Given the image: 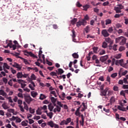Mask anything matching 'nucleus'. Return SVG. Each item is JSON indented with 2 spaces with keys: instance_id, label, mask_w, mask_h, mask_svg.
Masks as SVG:
<instances>
[{
  "instance_id": "obj_57",
  "label": "nucleus",
  "mask_w": 128,
  "mask_h": 128,
  "mask_svg": "<svg viewBox=\"0 0 128 128\" xmlns=\"http://www.w3.org/2000/svg\"><path fill=\"white\" fill-rule=\"evenodd\" d=\"M22 126H26L28 123H26V121H23L22 122Z\"/></svg>"
},
{
  "instance_id": "obj_40",
  "label": "nucleus",
  "mask_w": 128,
  "mask_h": 128,
  "mask_svg": "<svg viewBox=\"0 0 128 128\" xmlns=\"http://www.w3.org/2000/svg\"><path fill=\"white\" fill-rule=\"evenodd\" d=\"M108 44H106V42H103L102 44V48H106Z\"/></svg>"
},
{
  "instance_id": "obj_4",
  "label": "nucleus",
  "mask_w": 128,
  "mask_h": 128,
  "mask_svg": "<svg viewBox=\"0 0 128 128\" xmlns=\"http://www.w3.org/2000/svg\"><path fill=\"white\" fill-rule=\"evenodd\" d=\"M24 98L26 102H28V104H30V102L32 101V97L28 94H24Z\"/></svg>"
},
{
  "instance_id": "obj_2",
  "label": "nucleus",
  "mask_w": 128,
  "mask_h": 128,
  "mask_svg": "<svg viewBox=\"0 0 128 128\" xmlns=\"http://www.w3.org/2000/svg\"><path fill=\"white\" fill-rule=\"evenodd\" d=\"M72 122V118H68L66 119V120H62L60 123V125L64 126V124H66V126H68V124L70 122Z\"/></svg>"
},
{
  "instance_id": "obj_34",
  "label": "nucleus",
  "mask_w": 128,
  "mask_h": 128,
  "mask_svg": "<svg viewBox=\"0 0 128 128\" xmlns=\"http://www.w3.org/2000/svg\"><path fill=\"white\" fill-rule=\"evenodd\" d=\"M75 114L76 116H80V110H78V109L76 110Z\"/></svg>"
},
{
  "instance_id": "obj_45",
  "label": "nucleus",
  "mask_w": 128,
  "mask_h": 128,
  "mask_svg": "<svg viewBox=\"0 0 128 128\" xmlns=\"http://www.w3.org/2000/svg\"><path fill=\"white\" fill-rule=\"evenodd\" d=\"M16 118H18V116H12V118H10V120L11 122H12V120H16Z\"/></svg>"
},
{
  "instance_id": "obj_61",
  "label": "nucleus",
  "mask_w": 128,
  "mask_h": 128,
  "mask_svg": "<svg viewBox=\"0 0 128 128\" xmlns=\"http://www.w3.org/2000/svg\"><path fill=\"white\" fill-rule=\"evenodd\" d=\"M83 20H90V17H88V14H86Z\"/></svg>"
},
{
  "instance_id": "obj_59",
  "label": "nucleus",
  "mask_w": 128,
  "mask_h": 128,
  "mask_svg": "<svg viewBox=\"0 0 128 128\" xmlns=\"http://www.w3.org/2000/svg\"><path fill=\"white\" fill-rule=\"evenodd\" d=\"M42 54V48H40V51L38 52V57L40 58V54Z\"/></svg>"
},
{
  "instance_id": "obj_15",
  "label": "nucleus",
  "mask_w": 128,
  "mask_h": 128,
  "mask_svg": "<svg viewBox=\"0 0 128 128\" xmlns=\"http://www.w3.org/2000/svg\"><path fill=\"white\" fill-rule=\"evenodd\" d=\"M0 96H6L7 94L4 90H0Z\"/></svg>"
},
{
  "instance_id": "obj_64",
  "label": "nucleus",
  "mask_w": 128,
  "mask_h": 128,
  "mask_svg": "<svg viewBox=\"0 0 128 128\" xmlns=\"http://www.w3.org/2000/svg\"><path fill=\"white\" fill-rule=\"evenodd\" d=\"M122 88H124V90L128 89V85L123 84Z\"/></svg>"
},
{
  "instance_id": "obj_16",
  "label": "nucleus",
  "mask_w": 128,
  "mask_h": 128,
  "mask_svg": "<svg viewBox=\"0 0 128 128\" xmlns=\"http://www.w3.org/2000/svg\"><path fill=\"white\" fill-rule=\"evenodd\" d=\"M118 108L119 110H121L122 112H126V109L125 108H122L120 106H118Z\"/></svg>"
},
{
  "instance_id": "obj_36",
  "label": "nucleus",
  "mask_w": 128,
  "mask_h": 128,
  "mask_svg": "<svg viewBox=\"0 0 128 128\" xmlns=\"http://www.w3.org/2000/svg\"><path fill=\"white\" fill-rule=\"evenodd\" d=\"M92 50H93L94 52V54H96L98 52V48L94 46L93 47Z\"/></svg>"
},
{
  "instance_id": "obj_55",
  "label": "nucleus",
  "mask_w": 128,
  "mask_h": 128,
  "mask_svg": "<svg viewBox=\"0 0 128 128\" xmlns=\"http://www.w3.org/2000/svg\"><path fill=\"white\" fill-rule=\"evenodd\" d=\"M51 94H53L55 98H56L58 96H56V91H51L50 92Z\"/></svg>"
},
{
  "instance_id": "obj_18",
  "label": "nucleus",
  "mask_w": 128,
  "mask_h": 128,
  "mask_svg": "<svg viewBox=\"0 0 128 128\" xmlns=\"http://www.w3.org/2000/svg\"><path fill=\"white\" fill-rule=\"evenodd\" d=\"M10 48H12L13 50H16V45L12 44V43L11 42L10 45Z\"/></svg>"
},
{
  "instance_id": "obj_24",
  "label": "nucleus",
  "mask_w": 128,
  "mask_h": 128,
  "mask_svg": "<svg viewBox=\"0 0 128 128\" xmlns=\"http://www.w3.org/2000/svg\"><path fill=\"white\" fill-rule=\"evenodd\" d=\"M48 126H50V128H54V123L52 121H50V122H48Z\"/></svg>"
},
{
  "instance_id": "obj_21",
  "label": "nucleus",
  "mask_w": 128,
  "mask_h": 128,
  "mask_svg": "<svg viewBox=\"0 0 128 128\" xmlns=\"http://www.w3.org/2000/svg\"><path fill=\"white\" fill-rule=\"evenodd\" d=\"M48 110L50 112H52V110H54V106L52 104H50L48 105Z\"/></svg>"
},
{
  "instance_id": "obj_12",
  "label": "nucleus",
  "mask_w": 128,
  "mask_h": 128,
  "mask_svg": "<svg viewBox=\"0 0 128 128\" xmlns=\"http://www.w3.org/2000/svg\"><path fill=\"white\" fill-rule=\"evenodd\" d=\"M14 68H18V70H22V67L20 65L18 64L16 62H14V64L12 65Z\"/></svg>"
},
{
  "instance_id": "obj_25",
  "label": "nucleus",
  "mask_w": 128,
  "mask_h": 128,
  "mask_svg": "<svg viewBox=\"0 0 128 128\" xmlns=\"http://www.w3.org/2000/svg\"><path fill=\"white\" fill-rule=\"evenodd\" d=\"M105 22L106 26H108V24H112V20L110 19H107L105 20Z\"/></svg>"
},
{
  "instance_id": "obj_43",
  "label": "nucleus",
  "mask_w": 128,
  "mask_h": 128,
  "mask_svg": "<svg viewBox=\"0 0 128 128\" xmlns=\"http://www.w3.org/2000/svg\"><path fill=\"white\" fill-rule=\"evenodd\" d=\"M100 96H106V92L104 90L103 91L101 92Z\"/></svg>"
},
{
  "instance_id": "obj_37",
  "label": "nucleus",
  "mask_w": 128,
  "mask_h": 128,
  "mask_svg": "<svg viewBox=\"0 0 128 128\" xmlns=\"http://www.w3.org/2000/svg\"><path fill=\"white\" fill-rule=\"evenodd\" d=\"M72 56L74 58H78V55L76 52L72 54Z\"/></svg>"
},
{
  "instance_id": "obj_58",
  "label": "nucleus",
  "mask_w": 128,
  "mask_h": 128,
  "mask_svg": "<svg viewBox=\"0 0 128 128\" xmlns=\"http://www.w3.org/2000/svg\"><path fill=\"white\" fill-rule=\"evenodd\" d=\"M8 84L10 86H12V80L10 79L8 82Z\"/></svg>"
},
{
  "instance_id": "obj_8",
  "label": "nucleus",
  "mask_w": 128,
  "mask_h": 128,
  "mask_svg": "<svg viewBox=\"0 0 128 128\" xmlns=\"http://www.w3.org/2000/svg\"><path fill=\"white\" fill-rule=\"evenodd\" d=\"M126 38L122 36L121 41L120 42V46H124V44H126Z\"/></svg>"
},
{
  "instance_id": "obj_38",
  "label": "nucleus",
  "mask_w": 128,
  "mask_h": 128,
  "mask_svg": "<svg viewBox=\"0 0 128 128\" xmlns=\"http://www.w3.org/2000/svg\"><path fill=\"white\" fill-rule=\"evenodd\" d=\"M53 113L52 112H50L47 113V116L50 118H52Z\"/></svg>"
},
{
  "instance_id": "obj_23",
  "label": "nucleus",
  "mask_w": 128,
  "mask_h": 128,
  "mask_svg": "<svg viewBox=\"0 0 128 128\" xmlns=\"http://www.w3.org/2000/svg\"><path fill=\"white\" fill-rule=\"evenodd\" d=\"M106 42H108V44H112V39L110 38H108L106 39Z\"/></svg>"
},
{
  "instance_id": "obj_52",
  "label": "nucleus",
  "mask_w": 128,
  "mask_h": 128,
  "mask_svg": "<svg viewBox=\"0 0 128 128\" xmlns=\"http://www.w3.org/2000/svg\"><path fill=\"white\" fill-rule=\"evenodd\" d=\"M31 78L33 80H36V75H34V74H32L30 76Z\"/></svg>"
},
{
  "instance_id": "obj_17",
  "label": "nucleus",
  "mask_w": 128,
  "mask_h": 128,
  "mask_svg": "<svg viewBox=\"0 0 128 128\" xmlns=\"http://www.w3.org/2000/svg\"><path fill=\"white\" fill-rule=\"evenodd\" d=\"M115 102H116V98H114V96H112L110 100V102L111 104H112Z\"/></svg>"
},
{
  "instance_id": "obj_14",
  "label": "nucleus",
  "mask_w": 128,
  "mask_h": 128,
  "mask_svg": "<svg viewBox=\"0 0 128 128\" xmlns=\"http://www.w3.org/2000/svg\"><path fill=\"white\" fill-rule=\"evenodd\" d=\"M19 58H20L21 60H23V62L25 64H30V62H28V60L24 59L20 56H18Z\"/></svg>"
},
{
  "instance_id": "obj_5",
  "label": "nucleus",
  "mask_w": 128,
  "mask_h": 128,
  "mask_svg": "<svg viewBox=\"0 0 128 128\" xmlns=\"http://www.w3.org/2000/svg\"><path fill=\"white\" fill-rule=\"evenodd\" d=\"M86 21L84 20H82L76 22V27L80 28V26H86Z\"/></svg>"
},
{
  "instance_id": "obj_31",
  "label": "nucleus",
  "mask_w": 128,
  "mask_h": 128,
  "mask_svg": "<svg viewBox=\"0 0 128 128\" xmlns=\"http://www.w3.org/2000/svg\"><path fill=\"white\" fill-rule=\"evenodd\" d=\"M80 116H81L82 122V121H80V122L82 126H84V114H81Z\"/></svg>"
},
{
  "instance_id": "obj_39",
  "label": "nucleus",
  "mask_w": 128,
  "mask_h": 128,
  "mask_svg": "<svg viewBox=\"0 0 128 128\" xmlns=\"http://www.w3.org/2000/svg\"><path fill=\"white\" fill-rule=\"evenodd\" d=\"M83 8H84V10H88V8H90V5L86 4L83 6Z\"/></svg>"
},
{
  "instance_id": "obj_35",
  "label": "nucleus",
  "mask_w": 128,
  "mask_h": 128,
  "mask_svg": "<svg viewBox=\"0 0 128 128\" xmlns=\"http://www.w3.org/2000/svg\"><path fill=\"white\" fill-rule=\"evenodd\" d=\"M7 111L8 112H11L12 114H14V110L12 108H8Z\"/></svg>"
},
{
  "instance_id": "obj_42",
  "label": "nucleus",
  "mask_w": 128,
  "mask_h": 128,
  "mask_svg": "<svg viewBox=\"0 0 128 128\" xmlns=\"http://www.w3.org/2000/svg\"><path fill=\"white\" fill-rule=\"evenodd\" d=\"M22 122V119L20 118H18V116H17V118L16 120V124H18Z\"/></svg>"
},
{
  "instance_id": "obj_10",
  "label": "nucleus",
  "mask_w": 128,
  "mask_h": 128,
  "mask_svg": "<svg viewBox=\"0 0 128 128\" xmlns=\"http://www.w3.org/2000/svg\"><path fill=\"white\" fill-rule=\"evenodd\" d=\"M108 55H106L104 56H102L100 58V60L102 62H106V60H108Z\"/></svg>"
},
{
  "instance_id": "obj_1",
  "label": "nucleus",
  "mask_w": 128,
  "mask_h": 128,
  "mask_svg": "<svg viewBox=\"0 0 128 128\" xmlns=\"http://www.w3.org/2000/svg\"><path fill=\"white\" fill-rule=\"evenodd\" d=\"M18 107L20 108V110L22 112H24V110H28V104L26 103V102H23V104L24 106H22V100H18Z\"/></svg>"
},
{
  "instance_id": "obj_48",
  "label": "nucleus",
  "mask_w": 128,
  "mask_h": 128,
  "mask_svg": "<svg viewBox=\"0 0 128 128\" xmlns=\"http://www.w3.org/2000/svg\"><path fill=\"white\" fill-rule=\"evenodd\" d=\"M113 90H114V92H118V86H114L113 87Z\"/></svg>"
},
{
  "instance_id": "obj_50",
  "label": "nucleus",
  "mask_w": 128,
  "mask_h": 128,
  "mask_svg": "<svg viewBox=\"0 0 128 128\" xmlns=\"http://www.w3.org/2000/svg\"><path fill=\"white\" fill-rule=\"evenodd\" d=\"M108 32H110V34L114 32V30L112 29V27H110L108 28L107 31Z\"/></svg>"
},
{
  "instance_id": "obj_28",
  "label": "nucleus",
  "mask_w": 128,
  "mask_h": 128,
  "mask_svg": "<svg viewBox=\"0 0 128 128\" xmlns=\"http://www.w3.org/2000/svg\"><path fill=\"white\" fill-rule=\"evenodd\" d=\"M124 16V14H116L114 18H120V16Z\"/></svg>"
},
{
  "instance_id": "obj_49",
  "label": "nucleus",
  "mask_w": 128,
  "mask_h": 128,
  "mask_svg": "<svg viewBox=\"0 0 128 128\" xmlns=\"http://www.w3.org/2000/svg\"><path fill=\"white\" fill-rule=\"evenodd\" d=\"M72 38H76V32L74 31V30H72Z\"/></svg>"
},
{
  "instance_id": "obj_7",
  "label": "nucleus",
  "mask_w": 128,
  "mask_h": 128,
  "mask_svg": "<svg viewBox=\"0 0 128 128\" xmlns=\"http://www.w3.org/2000/svg\"><path fill=\"white\" fill-rule=\"evenodd\" d=\"M30 84H29L28 86L30 88L31 90H34V88H36V84L32 80L30 81Z\"/></svg>"
},
{
  "instance_id": "obj_41",
  "label": "nucleus",
  "mask_w": 128,
  "mask_h": 128,
  "mask_svg": "<svg viewBox=\"0 0 128 128\" xmlns=\"http://www.w3.org/2000/svg\"><path fill=\"white\" fill-rule=\"evenodd\" d=\"M110 76L112 78H114L116 76H118V73L116 72L113 73L111 74Z\"/></svg>"
},
{
  "instance_id": "obj_56",
  "label": "nucleus",
  "mask_w": 128,
  "mask_h": 128,
  "mask_svg": "<svg viewBox=\"0 0 128 128\" xmlns=\"http://www.w3.org/2000/svg\"><path fill=\"white\" fill-rule=\"evenodd\" d=\"M102 96V100H108V96H106V95L104 96Z\"/></svg>"
},
{
  "instance_id": "obj_19",
  "label": "nucleus",
  "mask_w": 128,
  "mask_h": 128,
  "mask_svg": "<svg viewBox=\"0 0 128 128\" xmlns=\"http://www.w3.org/2000/svg\"><path fill=\"white\" fill-rule=\"evenodd\" d=\"M31 96L32 98H36L38 96V92H34V91L31 92Z\"/></svg>"
},
{
  "instance_id": "obj_53",
  "label": "nucleus",
  "mask_w": 128,
  "mask_h": 128,
  "mask_svg": "<svg viewBox=\"0 0 128 128\" xmlns=\"http://www.w3.org/2000/svg\"><path fill=\"white\" fill-rule=\"evenodd\" d=\"M126 50V47L124 46H121L119 48L120 52H122V50Z\"/></svg>"
},
{
  "instance_id": "obj_30",
  "label": "nucleus",
  "mask_w": 128,
  "mask_h": 128,
  "mask_svg": "<svg viewBox=\"0 0 128 128\" xmlns=\"http://www.w3.org/2000/svg\"><path fill=\"white\" fill-rule=\"evenodd\" d=\"M121 40H122V36L116 38V44H118V42H120Z\"/></svg>"
},
{
  "instance_id": "obj_60",
  "label": "nucleus",
  "mask_w": 128,
  "mask_h": 128,
  "mask_svg": "<svg viewBox=\"0 0 128 128\" xmlns=\"http://www.w3.org/2000/svg\"><path fill=\"white\" fill-rule=\"evenodd\" d=\"M106 54V51L104 50H102L100 52V56H102V54Z\"/></svg>"
},
{
  "instance_id": "obj_47",
  "label": "nucleus",
  "mask_w": 128,
  "mask_h": 128,
  "mask_svg": "<svg viewBox=\"0 0 128 128\" xmlns=\"http://www.w3.org/2000/svg\"><path fill=\"white\" fill-rule=\"evenodd\" d=\"M114 58H117V59L120 58H122V54H118L115 56Z\"/></svg>"
},
{
  "instance_id": "obj_54",
  "label": "nucleus",
  "mask_w": 128,
  "mask_h": 128,
  "mask_svg": "<svg viewBox=\"0 0 128 128\" xmlns=\"http://www.w3.org/2000/svg\"><path fill=\"white\" fill-rule=\"evenodd\" d=\"M84 30H85L86 32V34H88V32H90V26H87L84 28Z\"/></svg>"
},
{
  "instance_id": "obj_32",
  "label": "nucleus",
  "mask_w": 128,
  "mask_h": 128,
  "mask_svg": "<svg viewBox=\"0 0 128 128\" xmlns=\"http://www.w3.org/2000/svg\"><path fill=\"white\" fill-rule=\"evenodd\" d=\"M42 110L41 108H38V109L36 111V114H39V115L42 114Z\"/></svg>"
},
{
  "instance_id": "obj_27",
  "label": "nucleus",
  "mask_w": 128,
  "mask_h": 128,
  "mask_svg": "<svg viewBox=\"0 0 128 128\" xmlns=\"http://www.w3.org/2000/svg\"><path fill=\"white\" fill-rule=\"evenodd\" d=\"M78 22V19L76 18H74L72 20H71V24L74 25L76 24V23Z\"/></svg>"
},
{
  "instance_id": "obj_44",
  "label": "nucleus",
  "mask_w": 128,
  "mask_h": 128,
  "mask_svg": "<svg viewBox=\"0 0 128 128\" xmlns=\"http://www.w3.org/2000/svg\"><path fill=\"white\" fill-rule=\"evenodd\" d=\"M50 100L52 104H56V98H55L54 97H51Z\"/></svg>"
},
{
  "instance_id": "obj_11",
  "label": "nucleus",
  "mask_w": 128,
  "mask_h": 128,
  "mask_svg": "<svg viewBox=\"0 0 128 128\" xmlns=\"http://www.w3.org/2000/svg\"><path fill=\"white\" fill-rule=\"evenodd\" d=\"M62 110V108L58 106H56V108H54L53 110L54 112L56 114V112H60V110Z\"/></svg>"
},
{
  "instance_id": "obj_9",
  "label": "nucleus",
  "mask_w": 128,
  "mask_h": 128,
  "mask_svg": "<svg viewBox=\"0 0 128 128\" xmlns=\"http://www.w3.org/2000/svg\"><path fill=\"white\" fill-rule=\"evenodd\" d=\"M102 36H104V38H106L108 36H110V34H108V30H103L102 31Z\"/></svg>"
},
{
  "instance_id": "obj_62",
  "label": "nucleus",
  "mask_w": 128,
  "mask_h": 128,
  "mask_svg": "<svg viewBox=\"0 0 128 128\" xmlns=\"http://www.w3.org/2000/svg\"><path fill=\"white\" fill-rule=\"evenodd\" d=\"M29 110L30 114H34V109H32V108H30Z\"/></svg>"
},
{
  "instance_id": "obj_20",
  "label": "nucleus",
  "mask_w": 128,
  "mask_h": 128,
  "mask_svg": "<svg viewBox=\"0 0 128 128\" xmlns=\"http://www.w3.org/2000/svg\"><path fill=\"white\" fill-rule=\"evenodd\" d=\"M64 70L60 68L58 69V74H64Z\"/></svg>"
},
{
  "instance_id": "obj_63",
  "label": "nucleus",
  "mask_w": 128,
  "mask_h": 128,
  "mask_svg": "<svg viewBox=\"0 0 128 128\" xmlns=\"http://www.w3.org/2000/svg\"><path fill=\"white\" fill-rule=\"evenodd\" d=\"M112 91L108 90L107 96H112Z\"/></svg>"
},
{
  "instance_id": "obj_3",
  "label": "nucleus",
  "mask_w": 128,
  "mask_h": 128,
  "mask_svg": "<svg viewBox=\"0 0 128 128\" xmlns=\"http://www.w3.org/2000/svg\"><path fill=\"white\" fill-rule=\"evenodd\" d=\"M124 8V6L122 5V4H118L116 7L114 8V10L116 11V14H120L122 12V10Z\"/></svg>"
},
{
  "instance_id": "obj_13",
  "label": "nucleus",
  "mask_w": 128,
  "mask_h": 128,
  "mask_svg": "<svg viewBox=\"0 0 128 128\" xmlns=\"http://www.w3.org/2000/svg\"><path fill=\"white\" fill-rule=\"evenodd\" d=\"M124 62V60L121 59L120 60H116L115 62V64L116 66H118V64H120V66L123 64Z\"/></svg>"
},
{
  "instance_id": "obj_51",
  "label": "nucleus",
  "mask_w": 128,
  "mask_h": 128,
  "mask_svg": "<svg viewBox=\"0 0 128 128\" xmlns=\"http://www.w3.org/2000/svg\"><path fill=\"white\" fill-rule=\"evenodd\" d=\"M3 82L5 84H8V78H2Z\"/></svg>"
},
{
  "instance_id": "obj_33",
  "label": "nucleus",
  "mask_w": 128,
  "mask_h": 128,
  "mask_svg": "<svg viewBox=\"0 0 128 128\" xmlns=\"http://www.w3.org/2000/svg\"><path fill=\"white\" fill-rule=\"evenodd\" d=\"M44 98H46V96L44 94H40V99L42 100H44Z\"/></svg>"
},
{
  "instance_id": "obj_6",
  "label": "nucleus",
  "mask_w": 128,
  "mask_h": 128,
  "mask_svg": "<svg viewBox=\"0 0 128 128\" xmlns=\"http://www.w3.org/2000/svg\"><path fill=\"white\" fill-rule=\"evenodd\" d=\"M24 54L25 56H32V58H38V56L34 55V54H32V52H28L27 50L24 51Z\"/></svg>"
},
{
  "instance_id": "obj_29",
  "label": "nucleus",
  "mask_w": 128,
  "mask_h": 128,
  "mask_svg": "<svg viewBox=\"0 0 128 128\" xmlns=\"http://www.w3.org/2000/svg\"><path fill=\"white\" fill-rule=\"evenodd\" d=\"M22 78V72H18L17 74V78Z\"/></svg>"
},
{
  "instance_id": "obj_26",
  "label": "nucleus",
  "mask_w": 128,
  "mask_h": 128,
  "mask_svg": "<svg viewBox=\"0 0 128 128\" xmlns=\"http://www.w3.org/2000/svg\"><path fill=\"white\" fill-rule=\"evenodd\" d=\"M4 68H7V70H10V66L8 65V64L6 62L4 63Z\"/></svg>"
},
{
  "instance_id": "obj_22",
  "label": "nucleus",
  "mask_w": 128,
  "mask_h": 128,
  "mask_svg": "<svg viewBox=\"0 0 128 128\" xmlns=\"http://www.w3.org/2000/svg\"><path fill=\"white\" fill-rule=\"evenodd\" d=\"M2 108H4V110H8L10 108L8 107V105H6V103H4L3 104H2Z\"/></svg>"
},
{
  "instance_id": "obj_46",
  "label": "nucleus",
  "mask_w": 128,
  "mask_h": 128,
  "mask_svg": "<svg viewBox=\"0 0 128 128\" xmlns=\"http://www.w3.org/2000/svg\"><path fill=\"white\" fill-rule=\"evenodd\" d=\"M120 96H124V98H126V94H125L124 90H122L120 92Z\"/></svg>"
}]
</instances>
